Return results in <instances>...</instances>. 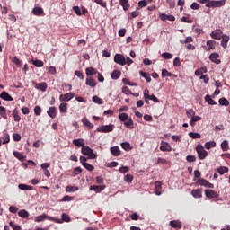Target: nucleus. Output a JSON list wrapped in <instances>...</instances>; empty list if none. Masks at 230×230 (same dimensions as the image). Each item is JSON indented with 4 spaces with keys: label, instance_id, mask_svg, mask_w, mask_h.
Masks as SVG:
<instances>
[{
    "label": "nucleus",
    "instance_id": "nucleus-1",
    "mask_svg": "<svg viewBox=\"0 0 230 230\" xmlns=\"http://www.w3.org/2000/svg\"><path fill=\"white\" fill-rule=\"evenodd\" d=\"M81 152L84 155H87L88 159H96L97 157L96 154H94V151L88 146H83Z\"/></svg>",
    "mask_w": 230,
    "mask_h": 230
},
{
    "label": "nucleus",
    "instance_id": "nucleus-2",
    "mask_svg": "<svg viewBox=\"0 0 230 230\" xmlns=\"http://www.w3.org/2000/svg\"><path fill=\"white\" fill-rule=\"evenodd\" d=\"M226 5V0H210L208 4H206L207 8H220Z\"/></svg>",
    "mask_w": 230,
    "mask_h": 230
},
{
    "label": "nucleus",
    "instance_id": "nucleus-3",
    "mask_svg": "<svg viewBox=\"0 0 230 230\" xmlns=\"http://www.w3.org/2000/svg\"><path fill=\"white\" fill-rule=\"evenodd\" d=\"M196 152L200 161H203V159H205L206 156L208 155V151L204 150V146L202 145H198L196 146Z\"/></svg>",
    "mask_w": 230,
    "mask_h": 230
},
{
    "label": "nucleus",
    "instance_id": "nucleus-4",
    "mask_svg": "<svg viewBox=\"0 0 230 230\" xmlns=\"http://www.w3.org/2000/svg\"><path fill=\"white\" fill-rule=\"evenodd\" d=\"M112 130H114V124L104 125L97 128V132H102L103 134L112 132Z\"/></svg>",
    "mask_w": 230,
    "mask_h": 230
},
{
    "label": "nucleus",
    "instance_id": "nucleus-5",
    "mask_svg": "<svg viewBox=\"0 0 230 230\" xmlns=\"http://www.w3.org/2000/svg\"><path fill=\"white\" fill-rule=\"evenodd\" d=\"M114 62L116 64H119V66H126L127 65V59H125V57L121 54H116L115 55Z\"/></svg>",
    "mask_w": 230,
    "mask_h": 230
},
{
    "label": "nucleus",
    "instance_id": "nucleus-6",
    "mask_svg": "<svg viewBox=\"0 0 230 230\" xmlns=\"http://www.w3.org/2000/svg\"><path fill=\"white\" fill-rule=\"evenodd\" d=\"M198 184L199 186H204L205 188H209L210 190H213V188H215V185L213 183L208 181V180L204 178H200L199 180H198Z\"/></svg>",
    "mask_w": 230,
    "mask_h": 230
},
{
    "label": "nucleus",
    "instance_id": "nucleus-7",
    "mask_svg": "<svg viewBox=\"0 0 230 230\" xmlns=\"http://www.w3.org/2000/svg\"><path fill=\"white\" fill-rule=\"evenodd\" d=\"M210 37L211 39H215V40H220L224 37V32H222V30L217 29L210 33Z\"/></svg>",
    "mask_w": 230,
    "mask_h": 230
},
{
    "label": "nucleus",
    "instance_id": "nucleus-8",
    "mask_svg": "<svg viewBox=\"0 0 230 230\" xmlns=\"http://www.w3.org/2000/svg\"><path fill=\"white\" fill-rule=\"evenodd\" d=\"M207 46H202L205 51H211V49H215L217 46V41L210 40L206 42Z\"/></svg>",
    "mask_w": 230,
    "mask_h": 230
},
{
    "label": "nucleus",
    "instance_id": "nucleus-9",
    "mask_svg": "<svg viewBox=\"0 0 230 230\" xmlns=\"http://www.w3.org/2000/svg\"><path fill=\"white\" fill-rule=\"evenodd\" d=\"M75 96V93H68L66 94H61L59 96V102H71Z\"/></svg>",
    "mask_w": 230,
    "mask_h": 230
},
{
    "label": "nucleus",
    "instance_id": "nucleus-10",
    "mask_svg": "<svg viewBox=\"0 0 230 230\" xmlns=\"http://www.w3.org/2000/svg\"><path fill=\"white\" fill-rule=\"evenodd\" d=\"M205 196L208 199H218L219 197L218 193L213 190H205Z\"/></svg>",
    "mask_w": 230,
    "mask_h": 230
},
{
    "label": "nucleus",
    "instance_id": "nucleus-11",
    "mask_svg": "<svg viewBox=\"0 0 230 230\" xmlns=\"http://www.w3.org/2000/svg\"><path fill=\"white\" fill-rule=\"evenodd\" d=\"M209 60L214 64H222V60H220V55L218 53H212L208 57Z\"/></svg>",
    "mask_w": 230,
    "mask_h": 230
},
{
    "label": "nucleus",
    "instance_id": "nucleus-12",
    "mask_svg": "<svg viewBox=\"0 0 230 230\" xmlns=\"http://www.w3.org/2000/svg\"><path fill=\"white\" fill-rule=\"evenodd\" d=\"M34 87L39 91H42V93H46V90L48 89V84H46V82L35 83Z\"/></svg>",
    "mask_w": 230,
    "mask_h": 230
},
{
    "label": "nucleus",
    "instance_id": "nucleus-13",
    "mask_svg": "<svg viewBox=\"0 0 230 230\" xmlns=\"http://www.w3.org/2000/svg\"><path fill=\"white\" fill-rule=\"evenodd\" d=\"M160 150L161 152H172V146L168 142L162 141Z\"/></svg>",
    "mask_w": 230,
    "mask_h": 230
},
{
    "label": "nucleus",
    "instance_id": "nucleus-14",
    "mask_svg": "<svg viewBox=\"0 0 230 230\" xmlns=\"http://www.w3.org/2000/svg\"><path fill=\"white\" fill-rule=\"evenodd\" d=\"M105 185H93L90 186V191H95V193H102L105 190Z\"/></svg>",
    "mask_w": 230,
    "mask_h": 230
},
{
    "label": "nucleus",
    "instance_id": "nucleus-15",
    "mask_svg": "<svg viewBox=\"0 0 230 230\" xmlns=\"http://www.w3.org/2000/svg\"><path fill=\"white\" fill-rule=\"evenodd\" d=\"M47 114L48 116H49V118H51L52 119H55V118H57V107L55 106L49 107V110L47 111Z\"/></svg>",
    "mask_w": 230,
    "mask_h": 230
},
{
    "label": "nucleus",
    "instance_id": "nucleus-16",
    "mask_svg": "<svg viewBox=\"0 0 230 230\" xmlns=\"http://www.w3.org/2000/svg\"><path fill=\"white\" fill-rule=\"evenodd\" d=\"M85 84L89 87H96L98 83H96V79L93 78V76H87Z\"/></svg>",
    "mask_w": 230,
    "mask_h": 230
},
{
    "label": "nucleus",
    "instance_id": "nucleus-17",
    "mask_svg": "<svg viewBox=\"0 0 230 230\" xmlns=\"http://www.w3.org/2000/svg\"><path fill=\"white\" fill-rule=\"evenodd\" d=\"M32 13L37 17H42L44 15V9H42V7H34L32 9Z\"/></svg>",
    "mask_w": 230,
    "mask_h": 230
},
{
    "label": "nucleus",
    "instance_id": "nucleus-18",
    "mask_svg": "<svg viewBox=\"0 0 230 230\" xmlns=\"http://www.w3.org/2000/svg\"><path fill=\"white\" fill-rule=\"evenodd\" d=\"M169 225L171 226V227H173V229L182 228V223L179 220H172L170 221Z\"/></svg>",
    "mask_w": 230,
    "mask_h": 230
},
{
    "label": "nucleus",
    "instance_id": "nucleus-19",
    "mask_svg": "<svg viewBox=\"0 0 230 230\" xmlns=\"http://www.w3.org/2000/svg\"><path fill=\"white\" fill-rule=\"evenodd\" d=\"M161 21H171L172 22H173V21H175V16L173 15H168L166 13H161L159 15Z\"/></svg>",
    "mask_w": 230,
    "mask_h": 230
},
{
    "label": "nucleus",
    "instance_id": "nucleus-20",
    "mask_svg": "<svg viewBox=\"0 0 230 230\" xmlns=\"http://www.w3.org/2000/svg\"><path fill=\"white\" fill-rule=\"evenodd\" d=\"M86 76H93L94 75H98V70L94 67H86L85 68Z\"/></svg>",
    "mask_w": 230,
    "mask_h": 230
},
{
    "label": "nucleus",
    "instance_id": "nucleus-21",
    "mask_svg": "<svg viewBox=\"0 0 230 230\" xmlns=\"http://www.w3.org/2000/svg\"><path fill=\"white\" fill-rule=\"evenodd\" d=\"M0 98L2 100H4L5 102H13V99L11 97V95L6 91H4L1 93Z\"/></svg>",
    "mask_w": 230,
    "mask_h": 230
},
{
    "label": "nucleus",
    "instance_id": "nucleus-22",
    "mask_svg": "<svg viewBox=\"0 0 230 230\" xmlns=\"http://www.w3.org/2000/svg\"><path fill=\"white\" fill-rule=\"evenodd\" d=\"M110 152L111 155H114V157H118L119 155H121V150H119V146L111 147Z\"/></svg>",
    "mask_w": 230,
    "mask_h": 230
},
{
    "label": "nucleus",
    "instance_id": "nucleus-23",
    "mask_svg": "<svg viewBox=\"0 0 230 230\" xmlns=\"http://www.w3.org/2000/svg\"><path fill=\"white\" fill-rule=\"evenodd\" d=\"M119 5L122 6L124 12H128L130 9V4L128 0H119Z\"/></svg>",
    "mask_w": 230,
    "mask_h": 230
},
{
    "label": "nucleus",
    "instance_id": "nucleus-24",
    "mask_svg": "<svg viewBox=\"0 0 230 230\" xmlns=\"http://www.w3.org/2000/svg\"><path fill=\"white\" fill-rule=\"evenodd\" d=\"M166 76H169V78H177V75L172 74L171 72H168L166 69L162 70V78H166Z\"/></svg>",
    "mask_w": 230,
    "mask_h": 230
},
{
    "label": "nucleus",
    "instance_id": "nucleus-25",
    "mask_svg": "<svg viewBox=\"0 0 230 230\" xmlns=\"http://www.w3.org/2000/svg\"><path fill=\"white\" fill-rule=\"evenodd\" d=\"M82 123H84V125H85V127H87V128L89 130L94 128V125H93V123H91V121H89V119L88 118H83L82 119Z\"/></svg>",
    "mask_w": 230,
    "mask_h": 230
},
{
    "label": "nucleus",
    "instance_id": "nucleus-26",
    "mask_svg": "<svg viewBox=\"0 0 230 230\" xmlns=\"http://www.w3.org/2000/svg\"><path fill=\"white\" fill-rule=\"evenodd\" d=\"M191 195L194 199H202V190L200 189L192 190Z\"/></svg>",
    "mask_w": 230,
    "mask_h": 230
},
{
    "label": "nucleus",
    "instance_id": "nucleus-27",
    "mask_svg": "<svg viewBox=\"0 0 230 230\" xmlns=\"http://www.w3.org/2000/svg\"><path fill=\"white\" fill-rule=\"evenodd\" d=\"M73 145H75V146H81L82 148L85 146V143H84V138L74 139Z\"/></svg>",
    "mask_w": 230,
    "mask_h": 230
},
{
    "label": "nucleus",
    "instance_id": "nucleus-28",
    "mask_svg": "<svg viewBox=\"0 0 230 230\" xmlns=\"http://www.w3.org/2000/svg\"><path fill=\"white\" fill-rule=\"evenodd\" d=\"M18 188L19 190H22V191H31V190H33L32 186L27 184H19Z\"/></svg>",
    "mask_w": 230,
    "mask_h": 230
},
{
    "label": "nucleus",
    "instance_id": "nucleus-29",
    "mask_svg": "<svg viewBox=\"0 0 230 230\" xmlns=\"http://www.w3.org/2000/svg\"><path fill=\"white\" fill-rule=\"evenodd\" d=\"M67 106L68 104L66 102H61L59 105V111L61 114H67Z\"/></svg>",
    "mask_w": 230,
    "mask_h": 230
},
{
    "label": "nucleus",
    "instance_id": "nucleus-30",
    "mask_svg": "<svg viewBox=\"0 0 230 230\" xmlns=\"http://www.w3.org/2000/svg\"><path fill=\"white\" fill-rule=\"evenodd\" d=\"M221 39V46L226 49L227 48V42H229V36L224 35Z\"/></svg>",
    "mask_w": 230,
    "mask_h": 230
},
{
    "label": "nucleus",
    "instance_id": "nucleus-31",
    "mask_svg": "<svg viewBox=\"0 0 230 230\" xmlns=\"http://www.w3.org/2000/svg\"><path fill=\"white\" fill-rule=\"evenodd\" d=\"M139 75H140V76H142L143 78H145L147 83L152 82V77H150V74H148V73H146V72H143L142 70H140V71H139Z\"/></svg>",
    "mask_w": 230,
    "mask_h": 230
},
{
    "label": "nucleus",
    "instance_id": "nucleus-32",
    "mask_svg": "<svg viewBox=\"0 0 230 230\" xmlns=\"http://www.w3.org/2000/svg\"><path fill=\"white\" fill-rule=\"evenodd\" d=\"M204 73H208V67H206V66H203L195 71L196 76H202V75H204Z\"/></svg>",
    "mask_w": 230,
    "mask_h": 230
},
{
    "label": "nucleus",
    "instance_id": "nucleus-33",
    "mask_svg": "<svg viewBox=\"0 0 230 230\" xmlns=\"http://www.w3.org/2000/svg\"><path fill=\"white\" fill-rule=\"evenodd\" d=\"M122 83L125 84V85H129L130 87H136L137 85V84L130 81V79L128 78H123L122 79Z\"/></svg>",
    "mask_w": 230,
    "mask_h": 230
},
{
    "label": "nucleus",
    "instance_id": "nucleus-34",
    "mask_svg": "<svg viewBox=\"0 0 230 230\" xmlns=\"http://www.w3.org/2000/svg\"><path fill=\"white\" fill-rule=\"evenodd\" d=\"M200 119H202L201 117L194 115L190 121V126L195 127V123H197V121H200Z\"/></svg>",
    "mask_w": 230,
    "mask_h": 230
},
{
    "label": "nucleus",
    "instance_id": "nucleus-35",
    "mask_svg": "<svg viewBox=\"0 0 230 230\" xmlns=\"http://www.w3.org/2000/svg\"><path fill=\"white\" fill-rule=\"evenodd\" d=\"M78 190L79 189L76 186L68 185L66 187V193H75V191H78Z\"/></svg>",
    "mask_w": 230,
    "mask_h": 230
},
{
    "label": "nucleus",
    "instance_id": "nucleus-36",
    "mask_svg": "<svg viewBox=\"0 0 230 230\" xmlns=\"http://www.w3.org/2000/svg\"><path fill=\"white\" fill-rule=\"evenodd\" d=\"M121 148L125 150L126 152H130L132 150V147L130 146V143L128 142H124L120 144Z\"/></svg>",
    "mask_w": 230,
    "mask_h": 230
},
{
    "label": "nucleus",
    "instance_id": "nucleus-37",
    "mask_svg": "<svg viewBox=\"0 0 230 230\" xmlns=\"http://www.w3.org/2000/svg\"><path fill=\"white\" fill-rule=\"evenodd\" d=\"M217 172L219 173V175H224V173H227L229 172V168L226 166H220L217 169Z\"/></svg>",
    "mask_w": 230,
    "mask_h": 230
},
{
    "label": "nucleus",
    "instance_id": "nucleus-38",
    "mask_svg": "<svg viewBox=\"0 0 230 230\" xmlns=\"http://www.w3.org/2000/svg\"><path fill=\"white\" fill-rule=\"evenodd\" d=\"M111 76L112 80H118V78H119V76H121V71L113 70Z\"/></svg>",
    "mask_w": 230,
    "mask_h": 230
},
{
    "label": "nucleus",
    "instance_id": "nucleus-39",
    "mask_svg": "<svg viewBox=\"0 0 230 230\" xmlns=\"http://www.w3.org/2000/svg\"><path fill=\"white\" fill-rule=\"evenodd\" d=\"M215 146H217V142L215 141L205 143L206 150H211V148H215Z\"/></svg>",
    "mask_w": 230,
    "mask_h": 230
},
{
    "label": "nucleus",
    "instance_id": "nucleus-40",
    "mask_svg": "<svg viewBox=\"0 0 230 230\" xmlns=\"http://www.w3.org/2000/svg\"><path fill=\"white\" fill-rule=\"evenodd\" d=\"M18 216L21 217V218H28V217H30V213L25 209H22L18 212Z\"/></svg>",
    "mask_w": 230,
    "mask_h": 230
},
{
    "label": "nucleus",
    "instance_id": "nucleus-41",
    "mask_svg": "<svg viewBox=\"0 0 230 230\" xmlns=\"http://www.w3.org/2000/svg\"><path fill=\"white\" fill-rule=\"evenodd\" d=\"M221 150H223V152H227V150H229V142L227 140H224L221 143Z\"/></svg>",
    "mask_w": 230,
    "mask_h": 230
},
{
    "label": "nucleus",
    "instance_id": "nucleus-42",
    "mask_svg": "<svg viewBox=\"0 0 230 230\" xmlns=\"http://www.w3.org/2000/svg\"><path fill=\"white\" fill-rule=\"evenodd\" d=\"M13 116L14 118V121H16V122L21 121V116H19V110L14 109L13 111Z\"/></svg>",
    "mask_w": 230,
    "mask_h": 230
},
{
    "label": "nucleus",
    "instance_id": "nucleus-43",
    "mask_svg": "<svg viewBox=\"0 0 230 230\" xmlns=\"http://www.w3.org/2000/svg\"><path fill=\"white\" fill-rule=\"evenodd\" d=\"M0 116H2L4 119H8V115H6V108L0 106Z\"/></svg>",
    "mask_w": 230,
    "mask_h": 230
},
{
    "label": "nucleus",
    "instance_id": "nucleus-44",
    "mask_svg": "<svg viewBox=\"0 0 230 230\" xmlns=\"http://www.w3.org/2000/svg\"><path fill=\"white\" fill-rule=\"evenodd\" d=\"M13 155L14 157H16V159H19V161H24V159H26V156H24L23 155L17 151L13 152Z\"/></svg>",
    "mask_w": 230,
    "mask_h": 230
},
{
    "label": "nucleus",
    "instance_id": "nucleus-45",
    "mask_svg": "<svg viewBox=\"0 0 230 230\" xmlns=\"http://www.w3.org/2000/svg\"><path fill=\"white\" fill-rule=\"evenodd\" d=\"M218 102L219 105H222L224 107H228L229 105V101L226 99V97L220 98Z\"/></svg>",
    "mask_w": 230,
    "mask_h": 230
},
{
    "label": "nucleus",
    "instance_id": "nucleus-46",
    "mask_svg": "<svg viewBox=\"0 0 230 230\" xmlns=\"http://www.w3.org/2000/svg\"><path fill=\"white\" fill-rule=\"evenodd\" d=\"M125 127H127V128H134V120H132V119H128V121L124 122Z\"/></svg>",
    "mask_w": 230,
    "mask_h": 230
},
{
    "label": "nucleus",
    "instance_id": "nucleus-47",
    "mask_svg": "<svg viewBox=\"0 0 230 230\" xmlns=\"http://www.w3.org/2000/svg\"><path fill=\"white\" fill-rule=\"evenodd\" d=\"M32 64L35 66V67H44V62L42 60H32Z\"/></svg>",
    "mask_w": 230,
    "mask_h": 230
},
{
    "label": "nucleus",
    "instance_id": "nucleus-48",
    "mask_svg": "<svg viewBox=\"0 0 230 230\" xmlns=\"http://www.w3.org/2000/svg\"><path fill=\"white\" fill-rule=\"evenodd\" d=\"M46 218H48V215L43 214V215L36 217L34 221L35 222H44V220H46Z\"/></svg>",
    "mask_w": 230,
    "mask_h": 230
},
{
    "label": "nucleus",
    "instance_id": "nucleus-49",
    "mask_svg": "<svg viewBox=\"0 0 230 230\" xmlns=\"http://www.w3.org/2000/svg\"><path fill=\"white\" fill-rule=\"evenodd\" d=\"M189 137H191V139H200L202 135H200V133L190 132L189 133Z\"/></svg>",
    "mask_w": 230,
    "mask_h": 230
},
{
    "label": "nucleus",
    "instance_id": "nucleus-50",
    "mask_svg": "<svg viewBox=\"0 0 230 230\" xmlns=\"http://www.w3.org/2000/svg\"><path fill=\"white\" fill-rule=\"evenodd\" d=\"M205 102L208 103V105H217V102L215 100L211 99V96L206 95L205 96Z\"/></svg>",
    "mask_w": 230,
    "mask_h": 230
},
{
    "label": "nucleus",
    "instance_id": "nucleus-51",
    "mask_svg": "<svg viewBox=\"0 0 230 230\" xmlns=\"http://www.w3.org/2000/svg\"><path fill=\"white\" fill-rule=\"evenodd\" d=\"M119 119L120 121H123V122L128 121V114H127V113H119Z\"/></svg>",
    "mask_w": 230,
    "mask_h": 230
},
{
    "label": "nucleus",
    "instance_id": "nucleus-52",
    "mask_svg": "<svg viewBox=\"0 0 230 230\" xmlns=\"http://www.w3.org/2000/svg\"><path fill=\"white\" fill-rule=\"evenodd\" d=\"M93 102H94V103H97L98 105H103V99L96 95L93 97Z\"/></svg>",
    "mask_w": 230,
    "mask_h": 230
},
{
    "label": "nucleus",
    "instance_id": "nucleus-53",
    "mask_svg": "<svg viewBox=\"0 0 230 230\" xmlns=\"http://www.w3.org/2000/svg\"><path fill=\"white\" fill-rule=\"evenodd\" d=\"M71 200H75V197L66 195L62 198L61 202H71Z\"/></svg>",
    "mask_w": 230,
    "mask_h": 230
},
{
    "label": "nucleus",
    "instance_id": "nucleus-54",
    "mask_svg": "<svg viewBox=\"0 0 230 230\" xmlns=\"http://www.w3.org/2000/svg\"><path fill=\"white\" fill-rule=\"evenodd\" d=\"M34 114L35 116H40L42 114V108H40V106H35Z\"/></svg>",
    "mask_w": 230,
    "mask_h": 230
},
{
    "label": "nucleus",
    "instance_id": "nucleus-55",
    "mask_svg": "<svg viewBox=\"0 0 230 230\" xmlns=\"http://www.w3.org/2000/svg\"><path fill=\"white\" fill-rule=\"evenodd\" d=\"M7 143H10V135L7 132H4L3 145H7Z\"/></svg>",
    "mask_w": 230,
    "mask_h": 230
},
{
    "label": "nucleus",
    "instance_id": "nucleus-56",
    "mask_svg": "<svg viewBox=\"0 0 230 230\" xmlns=\"http://www.w3.org/2000/svg\"><path fill=\"white\" fill-rule=\"evenodd\" d=\"M93 1H94V3H96V4H99L102 8H107V2H105L103 0H93Z\"/></svg>",
    "mask_w": 230,
    "mask_h": 230
},
{
    "label": "nucleus",
    "instance_id": "nucleus-57",
    "mask_svg": "<svg viewBox=\"0 0 230 230\" xmlns=\"http://www.w3.org/2000/svg\"><path fill=\"white\" fill-rule=\"evenodd\" d=\"M119 172L120 173H128V172H130V168L128 166H121L119 169Z\"/></svg>",
    "mask_w": 230,
    "mask_h": 230
},
{
    "label": "nucleus",
    "instance_id": "nucleus-58",
    "mask_svg": "<svg viewBox=\"0 0 230 230\" xmlns=\"http://www.w3.org/2000/svg\"><path fill=\"white\" fill-rule=\"evenodd\" d=\"M162 58H164L165 60H170V59L173 58V55H172L168 52H164L162 54Z\"/></svg>",
    "mask_w": 230,
    "mask_h": 230
},
{
    "label": "nucleus",
    "instance_id": "nucleus-59",
    "mask_svg": "<svg viewBox=\"0 0 230 230\" xmlns=\"http://www.w3.org/2000/svg\"><path fill=\"white\" fill-rule=\"evenodd\" d=\"M10 227L13 230H22V228L19 225H15L13 221L9 223Z\"/></svg>",
    "mask_w": 230,
    "mask_h": 230
},
{
    "label": "nucleus",
    "instance_id": "nucleus-60",
    "mask_svg": "<svg viewBox=\"0 0 230 230\" xmlns=\"http://www.w3.org/2000/svg\"><path fill=\"white\" fill-rule=\"evenodd\" d=\"M84 168H85V170H88V172H93L94 170V166L86 163L83 164Z\"/></svg>",
    "mask_w": 230,
    "mask_h": 230
},
{
    "label": "nucleus",
    "instance_id": "nucleus-61",
    "mask_svg": "<svg viewBox=\"0 0 230 230\" xmlns=\"http://www.w3.org/2000/svg\"><path fill=\"white\" fill-rule=\"evenodd\" d=\"M61 218L63 220V222H71V217H69V215L63 213L61 216Z\"/></svg>",
    "mask_w": 230,
    "mask_h": 230
},
{
    "label": "nucleus",
    "instance_id": "nucleus-62",
    "mask_svg": "<svg viewBox=\"0 0 230 230\" xmlns=\"http://www.w3.org/2000/svg\"><path fill=\"white\" fill-rule=\"evenodd\" d=\"M186 161L188 163H195V161H197V157H195V155H187Z\"/></svg>",
    "mask_w": 230,
    "mask_h": 230
},
{
    "label": "nucleus",
    "instance_id": "nucleus-63",
    "mask_svg": "<svg viewBox=\"0 0 230 230\" xmlns=\"http://www.w3.org/2000/svg\"><path fill=\"white\" fill-rule=\"evenodd\" d=\"M124 181L125 182H132V181H134V176H132L131 174H127L124 177Z\"/></svg>",
    "mask_w": 230,
    "mask_h": 230
},
{
    "label": "nucleus",
    "instance_id": "nucleus-64",
    "mask_svg": "<svg viewBox=\"0 0 230 230\" xmlns=\"http://www.w3.org/2000/svg\"><path fill=\"white\" fill-rule=\"evenodd\" d=\"M73 10L75 12V13H76V15H78L79 17H81L82 15V11L80 10L79 6H74Z\"/></svg>",
    "mask_w": 230,
    "mask_h": 230
}]
</instances>
